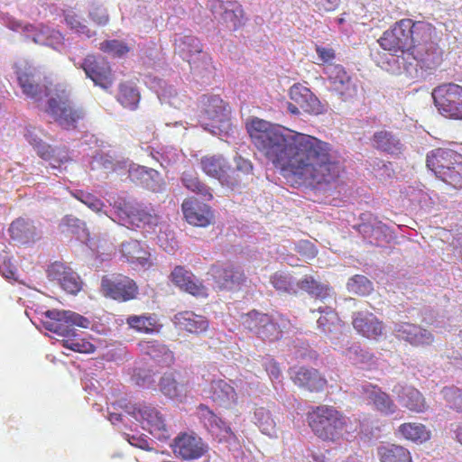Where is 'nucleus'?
<instances>
[{"mask_svg": "<svg viewBox=\"0 0 462 462\" xmlns=\"http://www.w3.org/2000/svg\"><path fill=\"white\" fill-rule=\"evenodd\" d=\"M434 28L425 22L402 19L386 30L378 40L380 46L393 54L387 60L402 67L413 79L426 78L442 61V50L432 41Z\"/></svg>", "mask_w": 462, "mask_h": 462, "instance_id": "f257e3e1", "label": "nucleus"}, {"mask_svg": "<svg viewBox=\"0 0 462 462\" xmlns=\"http://www.w3.org/2000/svg\"><path fill=\"white\" fill-rule=\"evenodd\" d=\"M342 171L331 144L291 129V186L326 190Z\"/></svg>", "mask_w": 462, "mask_h": 462, "instance_id": "f03ea898", "label": "nucleus"}, {"mask_svg": "<svg viewBox=\"0 0 462 462\" xmlns=\"http://www.w3.org/2000/svg\"><path fill=\"white\" fill-rule=\"evenodd\" d=\"M245 129L254 148L286 176L289 168L287 128L254 116L246 121Z\"/></svg>", "mask_w": 462, "mask_h": 462, "instance_id": "7ed1b4c3", "label": "nucleus"}, {"mask_svg": "<svg viewBox=\"0 0 462 462\" xmlns=\"http://www.w3.org/2000/svg\"><path fill=\"white\" fill-rule=\"evenodd\" d=\"M232 167L222 154H208L201 157V171L208 177L217 180L223 186L234 189L245 184L248 176L253 175L254 166L250 160L236 155Z\"/></svg>", "mask_w": 462, "mask_h": 462, "instance_id": "20e7f679", "label": "nucleus"}, {"mask_svg": "<svg viewBox=\"0 0 462 462\" xmlns=\"http://www.w3.org/2000/svg\"><path fill=\"white\" fill-rule=\"evenodd\" d=\"M427 167L447 184L462 188V154L448 148H437L427 154Z\"/></svg>", "mask_w": 462, "mask_h": 462, "instance_id": "39448f33", "label": "nucleus"}, {"mask_svg": "<svg viewBox=\"0 0 462 462\" xmlns=\"http://www.w3.org/2000/svg\"><path fill=\"white\" fill-rule=\"evenodd\" d=\"M309 425L313 433L325 441L336 442L343 436L346 418L336 408L319 405L308 413Z\"/></svg>", "mask_w": 462, "mask_h": 462, "instance_id": "423d86ee", "label": "nucleus"}, {"mask_svg": "<svg viewBox=\"0 0 462 462\" xmlns=\"http://www.w3.org/2000/svg\"><path fill=\"white\" fill-rule=\"evenodd\" d=\"M230 109L217 96H204L199 108V123L213 134L227 128L230 121Z\"/></svg>", "mask_w": 462, "mask_h": 462, "instance_id": "0eeeda50", "label": "nucleus"}, {"mask_svg": "<svg viewBox=\"0 0 462 462\" xmlns=\"http://www.w3.org/2000/svg\"><path fill=\"white\" fill-rule=\"evenodd\" d=\"M46 113L63 129L75 130L84 120L86 113L82 107L75 106L67 96L51 97Z\"/></svg>", "mask_w": 462, "mask_h": 462, "instance_id": "6e6552de", "label": "nucleus"}, {"mask_svg": "<svg viewBox=\"0 0 462 462\" xmlns=\"http://www.w3.org/2000/svg\"><path fill=\"white\" fill-rule=\"evenodd\" d=\"M432 98L442 116L462 119V87L455 83L439 85L433 89Z\"/></svg>", "mask_w": 462, "mask_h": 462, "instance_id": "1a4fd4ad", "label": "nucleus"}, {"mask_svg": "<svg viewBox=\"0 0 462 462\" xmlns=\"http://www.w3.org/2000/svg\"><path fill=\"white\" fill-rule=\"evenodd\" d=\"M45 315L48 319L44 322L45 328L64 338L74 334L75 326L87 328L90 324L87 318L71 310H47Z\"/></svg>", "mask_w": 462, "mask_h": 462, "instance_id": "9d476101", "label": "nucleus"}, {"mask_svg": "<svg viewBox=\"0 0 462 462\" xmlns=\"http://www.w3.org/2000/svg\"><path fill=\"white\" fill-rule=\"evenodd\" d=\"M103 294L119 302H125L137 298L139 288L130 277L123 274L104 276L101 281Z\"/></svg>", "mask_w": 462, "mask_h": 462, "instance_id": "9b49d317", "label": "nucleus"}, {"mask_svg": "<svg viewBox=\"0 0 462 462\" xmlns=\"http://www.w3.org/2000/svg\"><path fill=\"white\" fill-rule=\"evenodd\" d=\"M208 273L220 291H240L247 280L241 267L227 263L211 265Z\"/></svg>", "mask_w": 462, "mask_h": 462, "instance_id": "f8f14e48", "label": "nucleus"}, {"mask_svg": "<svg viewBox=\"0 0 462 462\" xmlns=\"http://www.w3.org/2000/svg\"><path fill=\"white\" fill-rule=\"evenodd\" d=\"M300 109L309 114H319L322 111L318 97L310 89L300 83L291 87V116L299 115Z\"/></svg>", "mask_w": 462, "mask_h": 462, "instance_id": "ddd939ff", "label": "nucleus"}, {"mask_svg": "<svg viewBox=\"0 0 462 462\" xmlns=\"http://www.w3.org/2000/svg\"><path fill=\"white\" fill-rule=\"evenodd\" d=\"M96 85L108 88L113 85L111 68L103 58L88 54L79 66Z\"/></svg>", "mask_w": 462, "mask_h": 462, "instance_id": "4468645a", "label": "nucleus"}, {"mask_svg": "<svg viewBox=\"0 0 462 462\" xmlns=\"http://www.w3.org/2000/svg\"><path fill=\"white\" fill-rule=\"evenodd\" d=\"M356 389L358 393L368 402V403L373 404L380 412L388 415L396 411V404L391 399L389 394L383 392L377 385L364 381L357 383Z\"/></svg>", "mask_w": 462, "mask_h": 462, "instance_id": "2eb2a0df", "label": "nucleus"}, {"mask_svg": "<svg viewBox=\"0 0 462 462\" xmlns=\"http://www.w3.org/2000/svg\"><path fill=\"white\" fill-rule=\"evenodd\" d=\"M120 259L133 268L149 269L152 265L151 253L138 240L123 242L119 246Z\"/></svg>", "mask_w": 462, "mask_h": 462, "instance_id": "dca6fc26", "label": "nucleus"}, {"mask_svg": "<svg viewBox=\"0 0 462 462\" xmlns=\"http://www.w3.org/2000/svg\"><path fill=\"white\" fill-rule=\"evenodd\" d=\"M132 413L141 422L143 428L148 430L152 434L164 436L167 432L165 419L155 407L138 404L134 406Z\"/></svg>", "mask_w": 462, "mask_h": 462, "instance_id": "f3484780", "label": "nucleus"}, {"mask_svg": "<svg viewBox=\"0 0 462 462\" xmlns=\"http://www.w3.org/2000/svg\"><path fill=\"white\" fill-rule=\"evenodd\" d=\"M172 450L176 457L185 460L199 458L207 451L201 439L188 433L175 438Z\"/></svg>", "mask_w": 462, "mask_h": 462, "instance_id": "a211bd4d", "label": "nucleus"}, {"mask_svg": "<svg viewBox=\"0 0 462 462\" xmlns=\"http://www.w3.org/2000/svg\"><path fill=\"white\" fill-rule=\"evenodd\" d=\"M298 291H306L310 297L322 302L333 300V290L327 284L316 281L312 276L304 275L302 279L294 281L291 276V293Z\"/></svg>", "mask_w": 462, "mask_h": 462, "instance_id": "6ab92c4d", "label": "nucleus"}, {"mask_svg": "<svg viewBox=\"0 0 462 462\" xmlns=\"http://www.w3.org/2000/svg\"><path fill=\"white\" fill-rule=\"evenodd\" d=\"M317 311L320 313L317 320L318 328L332 342L339 341L342 337H345L341 320L331 306H319Z\"/></svg>", "mask_w": 462, "mask_h": 462, "instance_id": "aec40b11", "label": "nucleus"}, {"mask_svg": "<svg viewBox=\"0 0 462 462\" xmlns=\"http://www.w3.org/2000/svg\"><path fill=\"white\" fill-rule=\"evenodd\" d=\"M210 8L214 14H219L223 22L233 30H236L243 24L244 10L237 1L212 0Z\"/></svg>", "mask_w": 462, "mask_h": 462, "instance_id": "412c9836", "label": "nucleus"}, {"mask_svg": "<svg viewBox=\"0 0 462 462\" xmlns=\"http://www.w3.org/2000/svg\"><path fill=\"white\" fill-rule=\"evenodd\" d=\"M393 332L399 339L415 346L429 345L433 341L431 332L410 322L394 323Z\"/></svg>", "mask_w": 462, "mask_h": 462, "instance_id": "4be33fe9", "label": "nucleus"}, {"mask_svg": "<svg viewBox=\"0 0 462 462\" xmlns=\"http://www.w3.org/2000/svg\"><path fill=\"white\" fill-rule=\"evenodd\" d=\"M372 146L392 156H398L404 149V144L396 132L387 129L375 131L371 138Z\"/></svg>", "mask_w": 462, "mask_h": 462, "instance_id": "5701e85b", "label": "nucleus"}, {"mask_svg": "<svg viewBox=\"0 0 462 462\" xmlns=\"http://www.w3.org/2000/svg\"><path fill=\"white\" fill-rule=\"evenodd\" d=\"M181 209L185 219L196 226H208L213 217L210 208L193 197L184 199Z\"/></svg>", "mask_w": 462, "mask_h": 462, "instance_id": "b1692460", "label": "nucleus"}, {"mask_svg": "<svg viewBox=\"0 0 462 462\" xmlns=\"http://www.w3.org/2000/svg\"><path fill=\"white\" fill-rule=\"evenodd\" d=\"M393 393L399 403L414 412H423L427 404L422 394L414 387L397 383L393 388Z\"/></svg>", "mask_w": 462, "mask_h": 462, "instance_id": "393cba45", "label": "nucleus"}, {"mask_svg": "<svg viewBox=\"0 0 462 462\" xmlns=\"http://www.w3.org/2000/svg\"><path fill=\"white\" fill-rule=\"evenodd\" d=\"M172 321L179 329L195 335L205 333L209 328L207 317L190 310L178 312L174 315Z\"/></svg>", "mask_w": 462, "mask_h": 462, "instance_id": "a878e982", "label": "nucleus"}, {"mask_svg": "<svg viewBox=\"0 0 462 462\" xmlns=\"http://www.w3.org/2000/svg\"><path fill=\"white\" fill-rule=\"evenodd\" d=\"M26 38L34 43L58 49L64 44V36L59 31L45 25L26 27Z\"/></svg>", "mask_w": 462, "mask_h": 462, "instance_id": "bb28decb", "label": "nucleus"}, {"mask_svg": "<svg viewBox=\"0 0 462 462\" xmlns=\"http://www.w3.org/2000/svg\"><path fill=\"white\" fill-rule=\"evenodd\" d=\"M354 328L367 338H376L383 334V323L369 312H354L352 315Z\"/></svg>", "mask_w": 462, "mask_h": 462, "instance_id": "cd10ccee", "label": "nucleus"}, {"mask_svg": "<svg viewBox=\"0 0 462 462\" xmlns=\"http://www.w3.org/2000/svg\"><path fill=\"white\" fill-rule=\"evenodd\" d=\"M208 397L220 406L228 407L237 402L235 388L223 379L212 380L209 384Z\"/></svg>", "mask_w": 462, "mask_h": 462, "instance_id": "c85d7f7f", "label": "nucleus"}, {"mask_svg": "<svg viewBox=\"0 0 462 462\" xmlns=\"http://www.w3.org/2000/svg\"><path fill=\"white\" fill-rule=\"evenodd\" d=\"M291 379L296 385L310 392H320L326 384V380L314 368L300 367Z\"/></svg>", "mask_w": 462, "mask_h": 462, "instance_id": "c756f323", "label": "nucleus"}, {"mask_svg": "<svg viewBox=\"0 0 462 462\" xmlns=\"http://www.w3.org/2000/svg\"><path fill=\"white\" fill-rule=\"evenodd\" d=\"M174 51L189 63L195 62L197 56L202 53L200 41L193 35L178 36L174 40Z\"/></svg>", "mask_w": 462, "mask_h": 462, "instance_id": "7c9ffc66", "label": "nucleus"}, {"mask_svg": "<svg viewBox=\"0 0 462 462\" xmlns=\"http://www.w3.org/2000/svg\"><path fill=\"white\" fill-rule=\"evenodd\" d=\"M158 386L160 392L169 399L181 402L187 396V385L179 383L172 372L163 374L160 378Z\"/></svg>", "mask_w": 462, "mask_h": 462, "instance_id": "2f4dec72", "label": "nucleus"}, {"mask_svg": "<svg viewBox=\"0 0 462 462\" xmlns=\"http://www.w3.org/2000/svg\"><path fill=\"white\" fill-rule=\"evenodd\" d=\"M8 231L14 241L23 245L34 241L36 236L32 223L22 217L14 220Z\"/></svg>", "mask_w": 462, "mask_h": 462, "instance_id": "473e14b6", "label": "nucleus"}, {"mask_svg": "<svg viewBox=\"0 0 462 462\" xmlns=\"http://www.w3.org/2000/svg\"><path fill=\"white\" fill-rule=\"evenodd\" d=\"M116 215L120 224L128 228L142 227L138 217V204L129 201H121L116 206Z\"/></svg>", "mask_w": 462, "mask_h": 462, "instance_id": "72a5a7b5", "label": "nucleus"}, {"mask_svg": "<svg viewBox=\"0 0 462 462\" xmlns=\"http://www.w3.org/2000/svg\"><path fill=\"white\" fill-rule=\"evenodd\" d=\"M358 229L360 233L369 236L376 243H387L393 238L390 227L376 218L369 223L361 224Z\"/></svg>", "mask_w": 462, "mask_h": 462, "instance_id": "f704fd0d", "label": "nucleus"}, {"mask_svg": "<svg viewBox=\"0 0 462 462\" xmlns=\"http://www.w3.org/2000/svg\"><path fill=\"white\" fill-rule=\"evenodd\" d=\"M129 328L137 332L152 334L159 330V323L154 314L131 315L126 319Z\"/></svg>", "mask_w": 462, "mask_h": 462, "instance_id": "c9c22d12", "label": "nucleus"}, {"mask_svg": "<svg viewBox=\"0 0 462 462\" xmlns=\"http://www.w3.org/2000/svg\"><path fill=\"white\" fill-rule=\"evenodd\" d=\"M381 462H411L410 451L400 445L386 444L377 449Z\"/></svg>", "mask_w": 462, "mask_h": 462, "instance_id": "e433bc0d", "label": "nucleus"}, {"mask_svg": "<svg viewBox=\"0 0 462 462\" xmlns=\"http://www.w3.org/2000/svg\"><path fill=\"white\" fill-rule=\"evenodd\" d=\"M181 181L185 188L197 193L203 199L207 200L213 199L210 188L199 180L198 174L194 171H183Z\"/></svg>", "mask_w": 462, "mask_h": 462, "instance_id": "4c0bfd02", "label": "nucleus"}, {"mask_svg": "<svg viewBox=\"0 0 462 462\" xmlns=\"http://www.w3.org/2000/svg\"><path fill=\"white\" fill-rule=\"evenodd\" d=\"M398 430L406 439L415 443H423L430 439V431L420 423H403Z\"/></svg>", "mask_w": 462, "mask_h": 462, "instance_id": "58836bf2", "label": "nucleus"}, {"mask_svg": "<svg viewBox=\"0 0 462 462\" xmlns=\"http://www.w3.org/2000/svg\"><path fill=\"white\" fill-rule=\"evenodd\" d=\"M340 100L344 102H353L358 93V86L356 80L350 78L338 85L329 88Z\"/></svg>", "mask_w": 462, "mask_h": 462, "instance_id": "ea45409f", "label": "nucleus"}, {"mask_svg": "<svg viewBox=\"0 0 462 462\" xmlns=\"http://www.w3.org/2000/svg\"><path fill=\"white\" fill-rule=\"evenodd\" d=\"M117 100L123 106L134 110L140 101V94L134 86L122 83L119 86Z\"/></svg>", "mask_w": 462, "mask_h": 462, "instance_id": "a19ab883", "label": "nucleus"}, {"mask_svg": "<svg viewBox=\"0 0 462 462\" xmlns=\"http://www.w3.org/2000/svg\"><path fill=\"white\" fill-rule=\"evenodd\" d=\"M346 288L350 293L366 296L374 291V284L366 276L356 274L348 279Z\"/></svg>", "mask_w": 462, "mask_h": 462, "instance_id": "79ce46f5", "label": "nucleus"}, {"mask_svg": "<svg viewBox=\"0 0 462 462\" xmlns=\"http://www.w3.org/2000/svg\"><path fill=\"white\" fill-rule=\"evenodd\" d=\"M324 73L327 76L328 89L352 78L340 64L325 65Z\"/></svg>", "mask_w": 462, "mask_h": 462, "instance_id": "37998d69", "label": "nucleus"}, {"mask_svg": "<svg viewBox=\"0 0 462 462\" xmlns=\"http://www.w3.org/2000/svg\"><path fill=\"white\" fill-rule=\"evenodd\" d=\"M18 82L23 92L30 97H35L41 93V88L32 72L19 71Z\"/></svg>", "mask_w": 462, "mask_h": 462, "instance_id": "c03bdc74", "label": "nucleus"}, {"mask_svg": "<svg viewBox=\"0 0 462 462\" xmlns=\"http://www.w3.org/2000/svg\"><path fill=\"white\" fill-rule=\"evenodd\" d=\"M260 322L263 323L264 327L254 332L257 337L268 341H273L280 337L281 330L279 326L273 322L271 316H262Z\"/></svg>", "mask_w": 462, "mask_h": 462, "instance_id": "a18cd8bd", "label": "nucleus"}, {"mask_svg": "<svg viewBox=\"0 0 462 462\" xmlns=\"http://www.w3.org/2000/svg\"><path fill=\"white\" fill-rule=\"evenodd\" d=\"M62 346L72 351L84 354L93 353L96 349L95 346L88 340L78 337L76 331L73 335L62 339Z\"/></svg>", "mask_w": 462, "mask_h": 462, "instance_id": "49530a36", "label": "nucleus"}, {"mask_svg": "<svg viewBox=\"0 0 462 462\" xmlns=\"http://www.w3.org/2000/svg\"><path fill=\"white\" fill-rule=\"evenodd\" d=\"M158 171L152 169H147L143 166H134L129 170V178L132 181L140 183L142 185H145L149 187V180L153 179L154 177H158Z\"/></svg>", "mask_w": 462, "mask_h": 462, "instance_id": "de8ad7c7", "label": "nucleus"}, {"mask_svg": "<svg viewBox=\"0 0 462 462\" xmlns=\"http://www.w3.org/2000/svg\"><path fill=\"white\" fill-rule=\"evenodd\" d=\"M100 51L114 57H122L128 53L130 48L124 42L118 40H106L100 43Z\"/></svg>", "mask_w": 462, "mask_h": 462, "instance_id": "09e8293b", "label": "nucleus"}, {"mask_svg": "<svg viewBox=\"0 0 462 462\" xmlns=\"http://www.w3.org/2000/svg\"><path fill=\"white\" fill-rule=\"evenodd\" d=\"M441 393L451 409L462 412V389L454 386L444 387Z\"/></svg>", "mask_w": 462, "mask_h": 462, "instance_id": "8fccbe9b", "label": "nucleus"}, {"mask_svg": "<svg viewBox=\"0 0 462 462\" xmlns=\"http://www.w3.org/2000/svg\"><path fill=\"white\" fill-rule=\"evenodd\" d=\"M72 269L61 262H54L47 269V276L51 281H55L59 284Z\"/></svg>", "mask_w": 462, "mask_h": 462, "instance_id": "3c124183", "label": "nucleus"}, {"mask_svg": "<svg viewBox=\"0 0 462 462\" xmlns=\"http://www.w3.org/2000/svg\"><path fill=\"white\" fill-rule=\"evenodd\" d=\"M65 21L67 25L78 33L91 37V32L86 24H84L79 16L73 11H68L65 14Z\"/></svg>", "mask_w": 462, "mask_h": 462, "instance_id": "603ef678", "label": "nucleus"}, {"mask_svg": "<svg viewBox=\"0 0 462 462\" xmlns=\"http://www.w3.org/2000/svg\"><path fill=\"white\" fill-rule=\"evenodd\" d=\"M194 275L192 273L187 271L183 266L177 265L172 270L171 273V282L178 286L180 289L188 283L191 279H193Z\"/></svg>", "mask_w": 462, "mask_h": 462, "instance_id": "864d4df0", "label": "nucleus"}, {"mask_svg": "<svg viewBox=\"0 0 462 462\" xmlns=\"http://www.w3.org/2000/svg\"><path fill=\"white\" fill-rule=\"evenodd\" d=\"M262 316H269L268 314L261 313L256 310H252L243 316V325L252 332L264 327L263 323L260 322Z\"/></svg>", "mask_w": 462, "mask_h": 462, "instance_id": "5fc2aeb1", "label": "nucleus"}, {"mask_svg": "<svg viewBox=\"0 0 462 462\" xmlns=\"http://www.w3.org/2000/svg\"><path fill=\"white\" fill-rule=\"evenodd\" d=\"M61 288L70 294H76L81 290V282L79 275L71 270L60 284Z\"/></svg>", "mask_w": 462, "mask_h": 462, "instance_id": "6e6d98bb", "label": "nucleus"}, {"mask_svg": "<svg viewBox=\"0 0 462 462\" xmlns=\"http://www.w3.org/2000/svg\"><path fill=\"white\" fill-rule=\"evenodd\" d=\"M74 197L88 206L89 208L97 212L100 211L104 206L102 200L91 193L79 190L74 194Z\"/></svg>", "mask_w": 462, "mask_h": 462, "instance_id": "4d7b16f0", "label": "nucleus"}, {"mask_svg": "<svg viewBox=\"0 0 462 462\" xmlns=\"http://www.w3.org/2000/svg\"><path fill=\"white\" fill-rule=\"evenodd\" d=\"M69 160V149L66 146H60L52 148L51 158L49 159V162L53 168H58Z\"/></svg>", "mask_w": 462, "mask_h": 462, "instance_id": "13d9d810", "label": "nucleus"}, {"mask_svg": "<svg viewBox=\"0 0 462 462\" xmlns=\"http://www.w3.org/2000/svg\"><path fill=\"white\" fill-rule=\"evenodd\" d=\"M181 290L195 297L207 298L208 295L207 287L201 282L193 279L186 283Z\"/></svg>", "mask_w": 462, "mask_h": 462, "instance_id": "bf43d9fd", "label": "nucleus"}, {"mask_svg": "<svg viewBox=\"0 0 462 462\" xmlns=\"http://www.w3.org/2000/svg\"><path fill=\"white\" fill-rule=\"evenodd\" d=\"M89 16L98 25H106L109 21L106 9L100 5H94L89 12Z\"/></svg>", "mask_w": 462, "mask_h": 462, "instance_id": "052dcab7", "label": "nucleus"}, {"mask_svg": "<svg viewBox=\"0 0 462 462\" xmlns=\"http://www.w3.org/2000/svg\"><path fill=\"white\" fill-rule=\"evenodd\" d=\"M345 355L353 362L358 363L365 362L367 359L368 353L363 350L360 346L353 344L346 349Z\"/></svg>", "mask_w": 462, "mask_h": 462, "instance_id": "680f3d73", "label": "nucleus"}, {"mask_svg": "<svg viewBox=\"0 0 462 462\" xmlns=\"http://www.w3.org/2000/svg\"><path fill=\"white\" fill-rule=\"evenodd\" d=\"M138 217L142 224V227L146 226H157L159 223V217L152 213L151 211L146 210L141 205L138 204Z\"/></svg>", "mask_w": 462, "mask_h": 462, "instance_id": "e2e57ef3", "label": "nucleus"}, {"mask_svg": "<svg viewBox=\"0 0 462 462\" xmlns=\"http://www.w3.org/2000/svg\"><path fill=\"white\" fill-rule=\"evenodd\" d=\"M255 416L258 418V426L263 433L270 434V430L273 428V420L270 418L269 412L264 409L260 408L255 411Z\"/></svg>", "mask_w": 462, "mask_h": 462, "instance_id": "0e129e2a", "label": "nucleus"}, {"mask_svg": "<svg viewBox=\"0 0 462 462\" xmlns=\"http://www.w3.org/2000/svg\"><path fill=\"white\" fill-rule=\"evenodd\" d=\"M198 411L199 417L204 420L205 423L209 424L210 426L218 425V421L220 419L213 412L212 410L206 404H199L198 406Z\"/></svg>", "mask_w": 462, "mask_h": 462, "instance_id": "69168bd1", "label": "nucleus"}, {"mask_svg": "<svg viewBox=\"0 0 462 462\" xmlns=\"http://www.w3.org/2000/svg\"><path fill=\"white\" fill-rule=\"evenodd\" d=\"M316 53L319 60H321L325 65L334 64L332 61L336 58L335 51L328 46H316Z\"/></svg>", "mask_w": 462, "mask_h": 462, "instance_id": "338daca9", "label": "nucleus"}, {"mask_svg": "<svg viewBox=\"0 0 462 462\" xmlns=\"http://www.w3.org/2000/svg\"><path fill=\"white\" fill-rule=\"evenodd\" d=\"M340 4V0H314V6L319 13H329L335 11Z\"/></svg>", "mask_w": 462, "mask_h": 462, "instance_id": "774afa93", "label": "nucleus"}]
</instances>
